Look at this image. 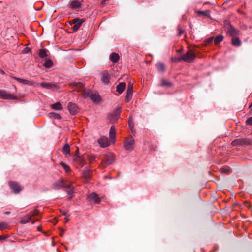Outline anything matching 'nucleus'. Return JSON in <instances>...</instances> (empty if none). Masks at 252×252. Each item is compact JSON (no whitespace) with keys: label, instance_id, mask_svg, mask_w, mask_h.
Masks as SVG:
<instances>
[{"label":"nucleus","instance_id":"nucleus-1","mask_svg":"<svg viewBox=\"0 0 252 252\" xmlns=\"http://www.w3.org/2000/svg\"><path fill=\"white\" fill-rule=\"evenodd\" d=\"M60 187L66 188L67 189V193L70 196L69 198H71L74 192V187L69 184L68 182L61 180L58 182L54 184L53 188L55 189H58Z\"/></svg>","mask_w":252,"mask_h":252},{"label":"nucleus","instance_id":"nucleus-2","mask_svg":"<svg viewBox=\"0 0 252 252\" xmlns=\"http://www.w3.org/2000/svg\"><path fill=\"white\" fill-rule=\"evenodd\" d=\"M196 55L192 51H189L181 58L175 59V61H179L181 60L188 63H191L195 58Z\"/></svg>","mask_w":252,"mask_h":252},{"label":"nucleus","instance_id":"nucleus-3","mask_svg":"<svg viewBox=\"0 0 252 252\" xmlns=\"http://www.w3.org/2000/svg\"><path fill=\"white\" fill-rule=\"evenodd\" d=\"M123 145L126 150L131 152L134 148L135 140L132 137L126 138Z\"/></svg>","mask_w":252,"mask_h":252},{"label":"nucleus","instance_id":"nucleus-4","mask_svg":"<svg viewBox=\"0 0 252 252\" xmlns=\"http://www.w3.org/2000/svg\"><path fill=\"white\" fill-rule=\"evenodd\" d=\"M121 112V108H117L111 114L109 115V120L110 122L114 123L117 121L120 117Z\"/></svg>","mask_w":252,"mask_h":252},{"label":"nucleus","instance_id":"nucleus-5","mask_svg":"<svg viewBox=\"0 0 252 252\" xmlns=\"http://www.w3.org/2000/svg\"><path fill=\"white\" fill-rule=\"evenodd\" d=\"M224 26L227 32L231 36H234L237 34V31L231 26L229 21H225L224 22Z\"/></svg>","mask_w":252,"mask_h":252},{"label":"nucleus","instance_id":"nucleus-6","mask_svg":"<svg viewBox=\"0 0 252 252\" xmlns=\"http://www.w3.org/2000/svg\"><path fill=\"white\" fill-rule=\"evenodd\" d=\"M0 97L3 99L16 100L17 97L14 94L8 93L5 90H0Z\"/></svg>","mask_w":252,"mask_h":252},{"label":"nucleus","instance_id":"nucleus-7","mask_svg":"<svg viewBox=\"0 0 252 252\" xmlns=\"http://www.w3.org/2000/svg\"><path fill=\"white\" fill-rule=\"evenodd\" d=\"M88 199L90 201L95 204H99L101 202L103 197H100L97 194L94 192L92 193L88 197Z\"/></svg>","mask_w":252,"mask_h":252},{"label":"nucleus","instance_id":"nucleus-8","mask_svg":"<svg viewBox=\"0 0 252 252\" xmlns=\"http://www.w3.org/2000/svg\"><path fill=\"white\" fill-rule=\"evenodd\" d=\"M38 214L37 210H34L30 214L24 216L20 220L22 224H25L30 221L32 216H36Z\"/></svg>","mask_w":252,"mask_h":252},{"label":"nucleus","instance_id":"nucleus-9","mask_svg":"<svg viewBox=\"0 0 252 252\" xmlns=\"http://www.w3.org/2000/svg\"><path fill=\"white\" fill-rule=\"evenodd\" d=\"M98 142L102 148H105L109 146L111 142L109 141L108 138L106 136H102L98 140Z\"/></svg>","mask_w":252,"mask_h":252},{"label":"nucleus","instance_id":"nucleus-10","mask_svg":"<svg viewBox=\"0 0 252 252\" xmlns=\"http://www.w3.org/2000/svg\"><path fill=\"white\" fill-rule=\"evenodd\" d=\"M9 185L10 188L15 193H19L22 189L21 186L16 182H9Z\"/></svg>","mask_w":252,"mask_h":252},{"label":"nucleus","instance_id":"nucleus-11","mask_svg":"<svg viewBox=\"0 0 252 252\" xmlns=\"http://www.w3.org/2000/svg\"><path fill=\"white\" fill-rule=\"evenodd\" d=\"M39 84L42 88L47 89L56 90L58 89L57 85L55 84L52 83L42 82Z\"/></svg>","mask_w":252,"mask_h":252},{"label":"nucleus","instance_id":"nucleus-12","mask_svg":"<svg viewBox=\"0 0 252 252\" xmlns=\"http://www.w3.org/2000/svg\"><path fill=\"white\" fill-rule=\"evenodd\" d=\"M85 21L84 19H74L72 20L74 25L72 27V29L74 31H77L80 27L82 24Z\"/></svg>","mask_w":252,"mask_h":252},{"label":"nucleus","instance_id":"nucleus-13","mask_svg":"<svg viewBox=\"0 0 252 252\" xmlns=\"http://www.w3.org/2000/svg\"><path fill=\"white\" fill-rule=\"evenodd\" d=\"M68 109L70 113L72 115H75L78 111V108L77 105L71 102L68 103Z\"/></svg>","mask_w":252,"mask_h":252},{"label":"nucleus","instance_id":"nucleus-14","mask_svg":"<svg viewBox=\"0 0 252 252\" xmlns=\"http://www.w3.org/2000/svg\"><path fill=\"white\" fill-rule=\"evenodd\" d=\"M247 140L246 139L239 138L233 141L231 143L232 145L234 146H242L246 143Z\"/></svg>","mask_w":252,"mask_h":252},{"label":"nucleus","instance_id":"nucleus-15","mask_svg":"<svg viewBox=\"0 0 252 252\" xmlns=\"http://www.w3.org/2000/svg\"><path fill=\"white\" fill-rule=\"evenodd\" d=\"M116 136V132L115 127L114 126H112L110 128L109 131V137L110 139V142L112 144L115 143V139Z\"/></svg>","mask_w":252,"mask_h":252},{"label":"nucleus","instance_id":"nucleus-16","mask_svg":"<svg viewBox=\"0 0 252 252\" xmlns=\"http://www.w3.org/2000/svg\"><path fill=\"white\" fill-rule=\"evenodd\" d=\"M110 75L107 71H104L102 73L101 80L102 82L108 84L109 82Z\"/></svg>","mask_w":252,"mask_h":252},{"label":"nucleus","instance_id":"nucleus-17","mask_svg":"<svg viewBox=\"0 0 252 252\" xmlns=\"http://www.w3.org/2000/svg\"><path fill=\"white\" fill-rule=\"evenodd\" d=\"M90 99L93 101H99L100 96L97 93L90 92L88 93Z\"/></svg>","mask_w":252,"mask_h":252},{"label":"nucleus","instance_id":"nucleus-18","mask_svg":"<svg viewBox=\"0 0 252 252\" xmlns=\"http://www.w3.org/2000/svg\"><path fill=\"white\" fill-rule=\"evenodd\" d=\"M114 158H113L107 157L104 159L103 160L101 166L105 167L106 166L114 162Z\"/></svg>","mask_w":252,"mask_h":252},{"label":"nucleus","instance_id":"nucleus-19","mask_svg":"<svg viewBox=\"0 0 252 252\" xmlns=\"http://www.w3.org/2000/svg\"><path fill=\"white\" fill-rule=\"evenodd\" d=\"M81 2L78 0L73 1L70 4V7L76 10H79Z\"/></svg>","mask_w":252,"mask_h":252},{"label":"nucleus","instance_id":"nucleus-20","mask_svg":"<svg viewBox=\"0 0 252 252\" xmlns=\"http://www.w3.org/2000/svg\"><path fill=\"white\" fill-rule=\"evenodd\" d=\"M126 86V85L125 83H120L116 87V90L119 93L121 94L125 90Z\"/></svg>","mask_w":252,"mask_h":252},{"label":"nucleus","instance_id":"nucleus-21","mask_svg":"<svg viewBox=\"0 0 252 252\" xmlns=\"http://www.w3.org/2000/svg\"><path fill=\"white\" fill-rule=\"evenodd\" d=\"M14 79L16 80H17V81H18L19 83L23 84H26V85H30V86L32 85L33 84V83L32 82H31L26 79H24L17 78V77H14Z\"/></svg>","mask_w":252,"mask_h":252},{"label":"nucleus","instance_id":"nucleus-22","mask_svg":"<svg viewBox=\"0 0 252 252\" xmlns=\"http://www.w3.org/2000/svg\"><path fill=\"white\" fill-rule=\"evenodd\" d=\"M82 175L83 178L85 179L86 180H88L91 177V172L88 169H86L83 171Z\"/></svg>","mask_w":252,"mask_h":252},{"label":"nucleus","instance_id":"nucleus-23","mask_svg":"<svg viewBox=\"0 0 252 252\" xmlns=\"http://www.w3.org/2000/svg\"><path fill=\"white\" fill-rule=\"evenodd\" d=\"M110 59L112 62L116 63L119 60V56L116 53H113L110 55Z\"/></svg>","mask_w":252,"mask_h":252},{"label":"nucleus","instance_id":"nucleus-24","mask_svg":"<svg viewBox=\"0 0 252 252\" xmlns=\"http://www.w3.org/2000/svg\"><path fill=\"white\" fill-rule=\"evenodd\" d=\"M51 107L55 110H62L63 108L62 105L60 102H57L51 105Z\"/></svg>","mask_w":252,"mask_h":252},{"label":"nucleus","instance_id":"nucleus-25","mask_svg":"<svg viewBox=\"0 0 252 252\" xmlns=\"http://www.w3.org/2000/svg\"><path fill=\"white\" fill-rule=\"evenodd\" d=\"M156 67L158 71L162 72L165 70V66L163 63H157Z\"/></svg>","mask_w":252,"mask_h":252},{"label":"nucleus","instance_id":"nucleus-26","mask_svg":"<svg viewBox=\"0 0 252 252\" xmlns=\"http://www.w3.org/2000/svg\"><path fill=\"white\" fill-rule=\"evenodd\" d=\"M70 146L68 144H65L62 148L63 154L67 155L70 153Z\"/></svg>","mask_w":252,"mask_h":252},{"label":"nucleus","instance_id":"nucleus-27","mask_svg":"<svg viewBox=\"0 0 252 252\" xmlns=\"http://www.w3.org/2000/svg\"><path fill=\"white\" fill-rule=\"evenodd\" d=\"M232 43L234 46H239L241 45V42L238 38L233 37L232 39Z\"/></svg>","mask_w":252,"mask_h":252},{"label":"nucleus","instance_id":"nucleus-28","mask_svg":"<svg viewBox=\"0 0 252 252\" xmlns=\"http://www.w3.org/2000/svg\"><path fill=\"white\" fill-rule=\"evenodd\" d=\"M52 65H53V62L51 60H50L49 59H48V58H46L44 60V65L46 67H50L51 66H52Z\"/></svg>","mask_w":252,"mask_h":252},{"label":"nucleus","instance_id":"nucleus-29","mask_svg":"<svg viewBox=\"0 0 252 252\" xmlns=\"http://www.w3.org/2000/svg\"><path fill=\"white\" fill-rule=\"evenodd\" d=\"M196 13L198 14V15H204L205 16L209 17V14H210V11L208 10H205V11H196Z\"/></svg>","mask_w":252,"mask_h":252},{"label":"nucleus","instance_id":"nucleus-30","mask_svg":"<svg viewBox=\"0 0 252 252\" xmlns=\"http://www.w3.org/2000/svg\"><path fill=\"white\" fill-rule=\"evenodd\" d=\"M39 56L42 58L47 56V50L45 49H40L39 51Z\"/></svg>","mask_w":252,"mask_h":252},{"label":"nucleus","instance_id":"nucleus-31","mask_svg":"<svg viewBox=\"0 0 252 252\" xmlns=\"http://www.w3.org/2000/svg\"><path fill=\"white\" fill-rule=\"evenodd\" d=\"M133 92H129L127 91L126 95V102H129L131 100Z\"/></svg>","mask_w":252,"mask_h":252},{"label":"nucleus","instance_id":"nucleus-32","mask_svg":"<svg viewBox=\"0 0 252 252\" xmlns=\"http://www.w3.org/2000/svg\"><path fill=\"white\" fill-rule=\"evenodd\" d=\"M49 117L51 118H54L57 119H60L61 118V116L56 113L51 112L49 114Z\"/></svg>","mask_w":252,"mask_h":252},{"label":"nucleus","instance_id":"nucleus-33","mask_svg":"<svg viewBox=\"0 0 252 252\" xmlns=\"http://www.w3.org/2000/svg\"><path fill=\"white\" fill-rule=\"evenodd\" d=\"M223 37L221 35H219L214 39V43L215 44H218L223 40Z\"/></svg>","mask_w":252,"mask_h":252},{"label":"nucleus","instance_id":"nucleus-34","mask_svg":"<svg viewBox=\"0 0 252 252\" xmlns=\"http://www.w3.org/2000/svg\"><path fill=\"white\" fill-rule=\"evenodd\" d=\"M60 165L62 166V167L65 170L66 172H68L70 170V168L69 166L66 165L63 162H61Z\"/></svg>","mask_w":252,"mask_h":252},{"label":"nucleus","instance_id":"nucleus-35","mask_svg":"<svg viewBox=\"0 0 252 252\" xmlns=\"http://www.w3.org/2000/svg\"><path fill=\"white\" fill-rule=\"evenodd\" d=\"M95 158H96L95 156H94V155H89L88 156V159L90 162H93L94 160H95Z\"/></svg>","mask_w":252,"mask_h":252},{"label":"nucleus","instance_id":"nucleus-36","mask_svg":"<svg viewBox=\"0 0 252 252\" xmlns=\"http://www.w3.org/2000/svg\"><path fill=\"white\" fill-rule=\"evenodd\" d=\"M127 91H129V92H130V91L131 92H133V85H132V84H131V83H129L128 84Z\"/></svg>","mask_w":252,"mask_h":252},{"label":"nucleus","instance_id":"nucleus-37","mask_svg":"<svg viewBox=\"0 0 252 252\" xmlns=\"http://www.w3.org/2000/svg\"><path fill=\"white\" fill-rule=\"evenodd\" d=\"M7 227V224L5 223H0V230H2L6 228Z\"/></svg>","mask_w":252,"mask_h":252},{"label":"nucleus","instance_id":"nucleus-38","mask_svg":"<svg viewBox=\"0 0 252 252\" xmlns=\"http://www.w3.org/2000/svg\"><path fill=\"white\" fill-rule=\"evenodd\" d=\"M246 123L247 125H252V117H250L246 121Z\"/></svg>","mask_w":252,"mask_h":252},{"label":"nucleus","instance_id":"nucleus-39","mask_svg":"<svg viewBox=\"0 0 252 252\" xmlns=\"http://www.w3.org/2000/svg\"><path fill=\"white\" fill-rule=\"evenodd\" d=\"M221 171L222 172L228 173L229 172V169L228 168H222L221 169Z\"/></svg>","mask_w":252,"mask_h":252},{"label":"nucleus","instance_id":"nucleus-40","mask_svg":"<svg viewBox=\"0 0 252 252\" xmlns=\"http://www.w3.org/2000/svg\"><path fill=\"white\" fill-rule=\"evenodd\" d=\"M73 85L78 86L80 88L83 87V84L81 83L80 82H77V83H73Z\"/></svg>","mask_w":252,"mask_h":252},{"label":"nucleus","instance_id":"nucleus-41","mask_svg":"<svg viewBox=\"0 0 252 252\" xmlns=\"http://www.w3.org/2000/svg\"><path fill=\"white\" fill-rule=\"evenodd\" d=\"M76 158H78V160L81 163L84 161V159L81 157H77Z\"/></svg>","mask_w":252,"mask_h":252},{"label":"nucleus","instance_id":"nucleus-42","mask_svg":"<svg viewBox=\"0 0 252 252\" xmlns=\"http://www.w3.org/2000/svg\"><path fill=\"white\" fill-rule=\"evenodd\" d=\"M213 37L209 38L207 40V43H210L213 41Z\"/></svg>","mask_w":252,"mask_h":252},{"label":"nucleus","instance_id":"nucleus-43","mask_svg":"<svg viewBox=\"0 0 252 252\" xmlns=\"http://www.w3.org/2000/svg\"><path fill=\"white\" fill-rule=\"evenodd\" d=\"M183 32H184V31H183L182 30L180 29V30H179V34L180 35H182V34L183 33Z\"/></svg>","mask_w":252,"mask_h":252},{"label":"nucleus","instance_id":"nucleus-44","mask_svg":"<svg viewBox=\"0 0 252 252\" xmlns=\"http://www.w3.org/2000/svg\"><path fill=\"white\" fill-rule=\"evenodd\" d=\"M23 53H27V51L26 50V49H24L23 51Z\"/></svg>","mask_w":252,"mask_h":252},{"label":"nucleus","instance_id":"nucleus-45","mask_svg":"<svg viewBox=\"0 0 252 252\" xmlns=\"http://www.w3.org/2000/svg\"><path fill=\"white\" fill-rule=\"evenodd\" d=\"M62 214H63V215H64V216H66V214H67L66 212H64V211H63V212Z\"/></svg>","mask_w":252,"mask_h":252},{"label":"nucleus","instance_id":"nucleus-46","mask_svg":"<svg viewBox=\"0 0 252 252\" xmlns=\"http://www.w3.org/2000/svg\"><path fill=\"white\" fill-rule=\"evenodd\" d=\"M163 85H170V84L169 83H166V84H165V83H164V82H163Z\"/></svg>","mask_w":252,"mask_h":252},{"label":"nucleus","instance_id":"nucleus-47","mask_svg":"<svg viewBox=\"0 0 252 252\" xmlns=\"http://www.w3.org/2000/svg\"><path fill=\"white\" fill-rule=\"evenodd\" d=\"M3 236H1V235H0V240L2 238Z\"/></svg>","mask_w":252,"mask_h":252},{"label":"nucleus","instance_id":"nucleus-48","mask_svg":"<svg viewBox=\"0 0 252 252\" xmlns=\"http://www.w3.org/2000/svg\"><path fill=\"white\" fill-rule=\"evenodd\" d=\"M38 230L39 231H40L39 227H38Z\"/></svg>","mask_w":252,"mask_h":252},{"label":"nucleus","instance_id":"nucleus-49","mask_svg":"<svg viewBox=\"0 0 252 252\" xmlns=\"http://www.w3.org/2000/svg\"><path fill=\"white\" fill-rule=\"evenodd\" d=\"M59 252H61L60 251Z\"/></svg>","mask_w":252,"mask_h":252}]
</instances>
